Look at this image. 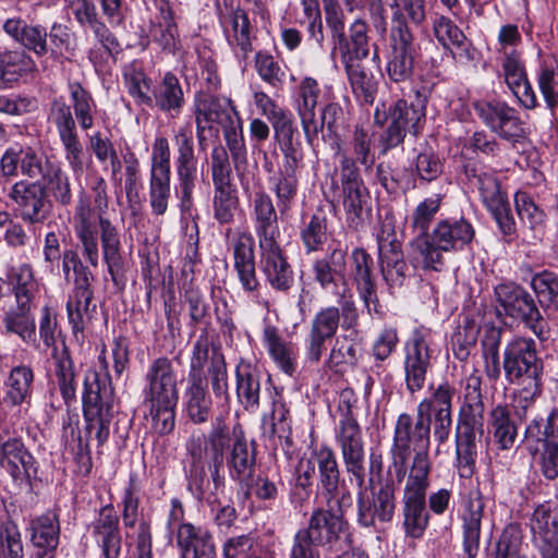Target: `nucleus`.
Here are the masks:
<instances>
[{"label":"nucleus","instance_id":"f257e3e1","mask_svg":"<svg viewBox=\"0 0 558 558\" xmlns=\"http://www.w3.org/2000/svg\"><path fill=\"white\" fill-rule=\"evenodd\" d=\"M484 433V402L482 378L474 369L466 378L464 403L461 407L456 430V454L459 475L470 478L475 471L476 437Z\"/></svg>","mask_w":558,"mask_h":558},{"label":"nucleus","instance_id":"f03ea898","mask_svg":"<svg viewBox=\"0 0 558 558\" xmlns=\"http://www.w3.org/2000/svg\"><path fill=\"white\" fill-rule=\"evenodd\" d=\"M82 400L87 438L95 437L98 446H102L109 438L110 425L116 412L113 388L109 377L101 376L93 367L86 368Z\"/></svg>","mask_w":558,"mask_h":558},{"label":"nucleus","instance_id":"7ed1b4c3","mask_svg":"<svg viewBox=\"0 0 558 558\" xmlns=\"http://www.w3.org/2000/svg\"><path fill=\"white\" fill-rule=\"evenodd\" d=\"M345 509L335 506L333 502L327 505V508L315 509L308 526L299 530L294 539L313 549L320 547L329 553L342 551L349 536V523L344 519Z\"/></svg>","mask_w":558,"mask_h":558},{"label":"nucleus","instance_id":"20e7f679","mask_svg":"<svg viewBox=\"0 0 558 558\" xmlns=\"http://www.w3.org/2000/svg\"><path fill=\"white\" fill-rule=\"evenodd\" d=\"M432 424L416 412L413 417L401 413L396 422L392 446L390 448V464L388 473H392L397 483H401L407 475V462L411 447L415 452H429Z\"/></svg>","mask_w":558,"mask_h":558},{"label":"nucleus","instance_id":"39448f33","mask_svg":"<svg viewBox=\"0 0 558 558\" xmlns=\"http://www.w3.org/2000/svg\"><path fill=\"white\" fill-rule=\"evenodd\" d=\"M339 173L342 191V205L348 227L360 231L372 220V198L357 166L347 153L340 154Z\"/></svg>","mask_w":558,"mask_h":558},{"label":"nucleus","instance_id":"423d86ee","mask_svg":"<svg viewBox=\"0 0 558 558\" xmlns=\"http://www.w3.org/2000/svg\"><path fill=\"white\" fill-rule=\"evenodd\" d=\"M388 38L389 57L386 66L388 77L396 83L407 82L413 75L415 61L420 57V45L405 16L398 8L391 15Z\"/></svg>","mask_w":558,"mask_h":558},{"label":"nucleus","instance_id":"0eeeda50","mask_svg":"<svg viewBox=\"0 0 558 558\" xmlns=\"http://www.w3.org/2000/svg\"><path fill=\"white\" fill-rule=\"evenodd\" d=\"M378 487H366L365 477L362 485L356 484V522L363 527H376L392 521L397 507V483L392 473Z\"/></svg>","mask_w":558,"mask_h":558},{"label":"nucleus","instance_id":"6e6552de","mask_svg":"<svg viewBox=\"0 0 558 558\" xmlns=\"http://www.w3.org/2000/svg\"><path fill=\"white\" fill-rule=\"evenodd\" d=\"M502 367L510 385L542 383L544 363L532 338H513L505 348Z\"/></svg>","mask_w":558,"mask_h":558},{"label":"nucleus","instance_id":"1a4fd4ad","mask_svg":"<svg viewBox=\"0 0 558 558\" xmlns=\"http://www.w3.org/2000/svg\"><path fill=\"white\" fill-rule=\"evenodd\" d=\"M496 302L505 313L520 319L541 340L548 337V326L533 296L514 282H501L494 289Z\"/></svg>","mask_w":558,"mask_h":558},{"label":"nucleus","instance_id":"9d476101","mask_svg":"<svg viewBox=\"0 0 558 558\" xmlns=\"http://www.w3.org/2000/svg\"><path fill=\"white\" fill-rule=\"evenodd\" d=\"M473 108L483 123L501 140L514 147L526 138L525 122L518 110L505 101L480 100Z\"/></svg>","mask_w":558,"mask_h":558},{"label":"nucleus","instance_id":"9b49d317","mask_svg":"<svg viewBox=\"0 0 558 558\" xmlns=\"http://www.w3.org/2000/svg\"><path fill=\"white\" fill-rule=\"evenodd\" d=\"M175 146V170L181 193V209L190 211L193 206V192L197 181V158L193 133L190 125L181 126L173 136Z\"/></svg>","mask_w":558,"mask_h":558},{"label":"nucleus","instance_id":"f8f14e48","mask_svg":"<svg viewBox=\"0 0 558 558\" xmlns=\"http://www.w3.org/2000/svg\"><path fill=\"white\" fill-rule=\"evenodd\" d=\"M50 119L54 124L64 147V157L75 178L83 175L87 156L80 141L71 107L63 101H53Z\"/></svg>","mask_w":558,"mask_h":558},{"label":"nucleus","instance_id":"ddd939ff","mask_svg":"<svg viewBox=\"0 0 558 558\" xmlns=\"http://www.w3.org/2000/svg\"><path fill=\"white\" fill-rule=\"evenodd\" d=\"M8 197L20 218L29 225L43 223L51 213L52 204L40 181H17L11 185Z\"/></svg>","mask_w":558,"mask_h":558},{"label":"nucleus","instance_id":"4468645a","mask_svg":"<svg viewBox=\"0 0 558 558\" xmlns=\"http://www.w3.org/2000/svg\"><path fill=\"white\" fill-rule=\"evenodd\" d=\"M378 257L381 275L389 288H400L404 283L408 269L393 225L387 219L377 234Z\"/></svg>","mask_w":558,"mask_h":558},{"label":"nucleus","instance_id":"2eb2a0df","mask_svg":"<svg viewBox=\"0 0 558 558\" xmlns=\"http://www.w3.org/2000/svg\"><path fill=\"white\" fill-rule=\"evenodd\" d=\"M228 414L217 415L210 429L205 435H193L187 441L186 449L193 461L201 463L208 459L211 464H223L226 450L230 448V432L227 423Z\"/></svg>","mask_w":558,"mask_h":558},{"label":"nucleus","instance_id":"dca6fc26","mask_svg":"<svg viewBox=\"0 0 558 558\" xmlns=\"http://www.w3.org/2000/svg\"><path fill=\"white\" fill-rule=\"evenodd\" d=\"M429 337V330L416 328L404 344L405 385L411 393L424 387L427 372L432 366Z\"/></svg>","mask_w":558,"mask_h":558},{"label":"nucleus","instance_id":"f3484780","mask_svg":"<svg viewBox=\"0 0 558 558\" xmlns=\"http://www.w3.org/2000/svg\"><path fill=\"white\" fill-rule=\"evenodd\" d=\"M335 45L340 53L341 62L363 61L369 54L368 25L363 19L351 23L349 33L345 31V16L327 25Z\"/></svg>","mask_w":558,"mask_h":558},{"label":"nucleus","instance_id":"a211bd4d","mask_svg":"<svg viewBox=\"0 0 558 558\" xmlns=\"http://www.w3.org/2000/svg\"><path fill=\"white\" fill-rule=\"evenodd\" d=\"M318 468L319 485L327 505L335 504L339 508L352 505V494L345 482L340 478V470L333 450L322 447L315 452Z\"/></svg>","mask_w":558,"mask_h":558},{"label":"nucleus","instance_id":"6ab92c4d","mask_svg":"<svg viewBox=\"0 0 558 558\" xmlns=\"http://www.w3.org/2000/svg\"><path fill=\"white\" fill-rule=\"evenodd\" d=\"M336 441L341 451L345 472L354 478L356 484L362 485L363 477H366L365 450L362 429L357 421L338 422Z\"/></svg>","mask_w":558,"mask_h":558},{"label":"nucleus","instance_id":"aec40b11","mask_svg":"<svg viewBox=\"0 0 558 558\" xmlns=\"http://www.w3.org/2000/svg\"><path fill=\"white\" fill-rule=\"evenodd\" d=\"M339 324L340 313L336 306L320 308L314 315L305 339V355L308 362L318 363L322 360L326 343L336 336Z\"/></svg>","mask_w":558,"mask_h":558},{"label":"nucleus","instance_id":"412c9836","mask_svg":"<svg viewBox=\"0 0 558 558\" xmlns=\"http://www.w3.org/2000/svg\"><path fill=\"white\" fill-rule=\"evenodd\" d=\"M258 247L260 270L266 282L278 292H288L294 284V274L278 241Z\"/></svg>","mask_w":558,"mask_h":558},{"label":"nucleus","instance_id":"4be33fe9","mask_svg":"<svg viewBox=\"0 0 558 558\" xmlns=\"http://www.w3.org/2000/svg\"><path fill=\"white\" fill-rule=\"evenodd\" d=\"M102 258L114 287L123 291L126 286V264L122 256V244L117 227L106 217L98 219Z\"/></svg>","mask_w":558,"mask_h":558},{"label":"nucleus","instance_id":"5701e85b","mask_svg":"<svg viewBox=\"0 0 558 558\" xmlns=\"http://www.w3.org/2000/svg\"><path fill=\"white\" fill-rule=\"evenodd\" d=\"M373 258L365 250L356 247L352 252V279L369 315H381L377 284L373 275Z\"/></svg>","mask_w":558,"mask_h":558},{"label":"nucleus","instance_id":"b1692460","mask_svg":"<svg viewBox=\"0 0 558 558\" xmlns=\"http://www.w3.org/2000/svg\"><path fill=\"white\" fill-rule=\"evenodd\" d=\"M195 124H202L213 131L217 124L221 129L239 117L231 99L220 98L209 92H198L193 101Z\"/></svg>","mask_w":558,"mask_h":558},{"label":"nucleus","instance_id":"393cba45","mask_svg":"<svg viewBox=\"0 0 558 558\" xmlns=\"http://www.w3.org/2000/svg\"><path fill=\"white\" fill-rule=\"evenodd\" d=\"M485 499L482 493L476 489L470 493L461 513V529L463 537V550L468 558H475L480 549L481 530L485 513Z\"/></svg>","mask_w":558,"mask_h":558},{"label":"nucleus","instance_id":"a878e982","mask_svg":"<svg viewBox=\"0 0 558 558\" xmlns=\"http://www.w3.org/2000/svg\"><path fill=\"white\" fill-rule=\"evenodd\" d=\"M318 82L313 77H304L295 92V110L300 118L306 142L313 145L319 133V124L316 120V108L320 96Z\"/></svg>","mask_w":558,"mask_h":558},{"label":"nucleus","instance_id":"bb28decb","mask_svg":"<svg viewBox=\"0 0 558 558\" xmlns=\"http://www.w3.org/2000/svg\"><path fill=\"white\" fill-rule=\"evenodd\" d=\"M311 271L313 280L320 289L338 291L341 283L347 282V251L339 245L330 248L325 256L313 262Z\"/></svg>","mask_w":558,"mask_h":558},{"label":"nucleus","instance_id":"cd10ccee","mask_svg":"<svg viewBox=\"0 0 558 558\" xmlns=\"http://www.w3.org/2000/svg\"><path fill=\"white\" fill-rule=\"evenodd\" d=\"M145 378V400L179 399L177 374L168 357L154 360Z\"/></svg>","mask_w":558,"mask_h":558},{"label":"nucleus","instance_id":"c85d7f7f","mask_svg":"<svg viewBox=\"0 0 558 558\" xmlns=\"http://www.w3.org/2000/svg\"><path fill=\"white\" fill-rule=\"evenodd\" d=\"M31 542L35 550L33 558H56L60 538L59 518L53 512H47L29 523Z\"/></svg>","mask_w":558,"mask_h":558},{"label":"nucleus","instance_id":"c756f323","mask_svg":"<svg viewBox=\"0 0 558 558\" xmlns=\"http://www.w3.org/2000/svg\"><path fill=\"white\" fill-rule=\"evenodd\" d=\"M505 82L518 101L526 109L537 106L535 92L530 84L524 64L515 50L505 51L502 62Z\"/></svg>","mask_w":558,"mask_h":558},{"label":"nucleus","instance_id":"7c9ffc66","mask_svg":"<svg viewBox=\"0 0 558 558\" xmlns=\"http://www.w3.org/2000/svg\"><path fill=\"white\" fill-rule=\"evenodd\" d=\"M230 477L242 487H250L256 469V450L241 433L235 435L226 457Z\"/></svg>","mask_w":558,"mask_h":558},{"label":"nucleus","instance_id":"2f4dec72","mask_svg":"<svg viewBox=\"0 0 558 558\" xmlns=\"http://www.w3.org/2000/svg\"><path fill=\"white\" fill-rule=\"evenodd\" d=\"M0 468L10 474L14 482L29 480L37 471L35 458L19 437L0 446Z\"/></svg>","mask_w":558,"mask_h":558},{"label":"nucleus","instance_id":"473e14b6","mask_svg":"<svg viewBox=\"0 0 558 558\" xmlns=\"http://www.w3.org/2000/svg\"><path fill=\"white\" fill-rule=\"evenodd\" d=\"M93 529L104 558H120L122 539L119 517L112 505L100 509L98 518L93 523Z\"/></svg>","mask_w":558,"mask_h":558},{"label":"nucleus","instance_id":"72a5a7b5","mask_svg":"<svg viewBox=\"0 0 558 558\" xmlns=\"http://www.w3.org/2000/svg\"><path fill=\"white\" fill-rule=\"evenodd\" d=\"M234 269L243 290L258 293L260 282L256 275L254 239L251 234H241L233 247Z\"/></svg>","mask_w":558,"mask_h":558},{"label":"nucleus","instance_id":"f704fd0d","mask_svg":"<svg viewBox=\"0 0 558 558\" xmlns=\"http://www.w3.org/2000/svg\"><path fill=\"white\" fill-rule=\"evenodd\" d=\"M73 219L75 234L83 247V255L93 267H97L99 250L94 210L86 201L80 199Z\"/></svg>","mask_w":558,"mask_h":558},{"label":"nucleus","instance_id":"c9c22d12","mask_svg":"<svg viewBox=\"0 0 558 558\" xmlns=\"http://www.w3.org/2000/svg\"><path fill=\"white\" fill-rule=\"evenodd\" d=\"M463 172L469 182L477 187L486 208L508 197L507 193L501 190L495 172L484 165L469 161L463 166Z\"/></svg>","mask_w":558,"mask_h":558},{"label":"nucleus","instance_id":"e433bc0d","mask_svg":"<svg viewBox=\"0 0 558 558\" xmlns=\"http://www.w3.org/2000/svg\"><path fill=\"white\" fill-rule=\"evenodd\" d=\"M183 407L189 420L196 425L209 421L213 399L207 388V380H187L183 391Z\"/></svg>","mask_w":558,"mask_h":558},{"label":"nucleus","instance_id":"4c0bfd02","mask_svg":"<svg viewBox=\"0 0 558 558\" xmlns=\"http://www.w3.org/2000/svg\"><path fill=\"white\" fill-rule=\"evenodd\" d=\"M474 234V228L466 219H445L436 225L433 239L438 247L447 252L462 250L473 240Z\"/></svg>","mask_w":558,"mask_h":558},{"label":"nucleus","instance_id":"58836bf2","mask_svg":"<svg viewBox=\"0 0 558 558\" xmlns=\"http://www.w3.org/2000/svg\"><path fill=\"white\" fill-rule=\"evenodd\" d=\"M401 515L405 535L415 539L421 538L429 524L430 518L426 507V496L402 493Z\"/></svg>","mask_w":558,"mask_h":558},{"label":"nucleus","instance_id":"ea45409f","mask_svg":"<svg viewBox=\"0 0 558 558\" xmlns=\"http://www.w3.org/2000/svg\"><path fill=\"white\" fill-rule=\"evenodd\" d=\"M253 213L258 245L277 242L280 231L271 197L265 192L256 193L253 201Z\"/></svg>","mask_w":558,"mask_h":558},{"label":"nucleus","instance_id":"a19ab883","mask_svg":"<svg viewBox=\"0 0 558 558\" xmlns=\"http://www.w3.org/2000/svg\"><path fill=\"white\" fill-rule=\"evenodd\" d=\"M3 31L16 43L41 57L48 53L47 31L41 25H29L21 17L8 19Z\"/></svg>","mask_w":558,"mask_h":558},{"label":"nucleus","instance_id":"79ce46f5","mask_svg":"<svg viewBox=\"0 0 558 558\" xmlns=\"http://www.w3.org/2000/svg\"><path fill=\"white\" fill-rule=\"evenodd\" d=\"M94 290L92 286L73 287L66 301V315L74 336L83 337L86 326L90 323L92 312L96 305L92 306Z\"/></svg>","mask_w":558,"mask_h":558},{"label":"nucleus","instance_id":"37998d69","mask_svg":"<svg viewBox=\"0 0 558 558\" xmlns=\"http://www.w3.org/2000/svg\"><path fill=\"white\" fill-rule=\"evenodd\" d=\"M51 359L54 367L56 385L64 403L70 405L76 400L77 384L74 362L65 342L62 343L61 350H53L51 352Z\"/></svg>","mask_w":558,"mask_h":558},{"label":"nucleus","instance_id":"c03bdc74","mask_svg":"<svg viewBox=\"0 0 558 558\" xmlns=\"http://www.w3.org/2000/svg\"><path fill=\"white\" fill-rule=\"evenodd\" d=\"M177 541L182 549V558H215L213 537L201 527L181 524L177 531Z\"/></svg>","mask_w":558,"mask_h":558},{"label":"nucleus","instance_id":"a18cd8bd","mask_svg":"<svg viewBox=\"0 0 558 558\" xmlns=\"http://www.w3.org/2000/svg\"><path fill=\"white\" fill-rule=\"evenodd\" d=\"M236 397L245 410L259 407L262 373L251 363L240 362L235 367Z\"/></svg>","mask_w":558,"mask_h":558},{"label":"nucleus","instance_id":"49530a36","mask_svg":"<svg viewBox=\"0 0 558 558\" xmlns=\"http://www.w3.org/2000/svg\"><path fill=\"white\" fill-rule=\"evenodd\" d=\"M263 436L277 446V440L284 450L292 446V428L289 410L281 399L272 402V410L269 416H265L262 423Z\"/></svg>","mask_w":558,"mask_h":558},{"label":"nucleus","instance_id":"de8ad7c7","mask_svg":"<svg viewBox=\"0 0 558 558\" xmlns=\"http://www.w3.org/2000/svg\"><path fill=\"white\" fill-rule=\"evenodd\" d=\"M416 102L409 104L404 99L397 100L388 109V121L408 132L417 133L421 121L425 118L427 96L415 92Z\"/></svg>","mask_w":558,"mask_h":558},{"label":"nucleus","instance_id":"09e8293b","mask_svg":"<svg viewBox=\"0 0 558 558\" xmlns=\"http://www.w3.org/2000/svg\"><path fill=\"white\" fill-rule=\"evenodd\" d=\"M153 106L160 111L178 116L184 106V93L179 78L171 72H167L153 89Z\"/></svg>","mask_w":558,"mask_h":558},{"label":"nucleus","instance_id":"8fccbe9b","mask_svg":"<svg viewBox=\"0 0 558 558\" xmlns=\"http://www.w3.org/2000/svg\"><path fill=\"white\" fill-rule=\"evenodd\" d=\"M2 324L5 333L16 335L25 343L35 342L36 325L31 303H16L15 307L5 311Z\"/></svg>","mask_w":558,"mask_h":558},{"label":"nucleus","instance_id":"3c124183","mask_svg":"<svg viewBox=\"0 0 558 558\" xmlns=\"http://www.w3.org/2000/svg\"><path fill=\"white\" fill-rule=\"evenodd\" d=\"M524 438L531 453L539 451V445L558 446V410L550 411L546 420H533L525 428Z\"/></svg>","mask_w":558,"mask_h":558},{"label":"nucleus","instance_id":"603ef678","mask_svg":"<svg viewBox=\"0 0 558 558\" xmlns=\"http://www.w3.org/2000/svg\"><path fill=\"white\" fill-rule=\"evenodd\" d=\"M434 34L437 40L445 48H457V56L460 60H473V53L469 51V45L463 32L447 16H438L434 21Z\"/></svg>","mask_w":558,"mask_h":558},{"label":"nucleus","instance_id":"864d4df0","mask_svg":"<svg viewBox=\"0 0 558 558\" xmlns=\"http://www.w3.org/2000/svg\"><path fill=\"white\" fill-rule=\"evenodd\" d=\"M214 184L213 211L214 218L220 225H228L234 220L235 211L239 208V196L236 186L232 180L221 181Z\"/></svg>","mask_w":558,"mask_h":558},{"label":"nucleus","instance_id":"5fc2aeb1","mask_svg":"<svg viewBox=\"0 0 558 558\" xmlns=\"http://www.w3.org/2000/svg\"><path fill=\"white\" fill-rule=\"evenodd\" d=\"M489 427L498 449L510 450L514 447L518 429L507 405L498 404L490 411Z\"/></svg>","mask_w":558,"mask_h":558},{"label":"nucleus","instance_id":"6e6d98bb","mask_svg":"<svg viewBox=\"0 0 558 558\" xmlns=\"http://www.w3.org/2000/svg\"><path fill=\"white\" fill-rule=\"evenodd\" d=\"M299 171V169L279 168L271 179V191L277 198V206L282 216L290 211L298 195L300 186Z\"/></svg>","mask_w":558,"mask_h":558},{"label":"nucleus","instance_id":"4d7b16f0","mask_svg":"<svg viewBox=\"0 0 558 558\" xmlns=\"http://www.w3.org/2000/svg\"><path fill=\"white\" fill-rule=\"evenodd\" d=\"M263 339L268 352L276 364L288 375L295 372L296 354L294 345L286 342L274 326H266L263 331Z\"/></svg>","mask_w":558,"mask_h":558},{"label":"nucleus","instance_id":"13d9d810","mask_svg":"<svg viewBox=\"0 0 558 558\" xmlns=\"http://www.w3.org/2000/svg\"><path fill=\"white\" fill-rule=\"evenodd\" d=\"M8 282L15 298V303L33 304L39 284L32 265L25 263L11 268L8 274Z\"/></svg>","mask_w":558,"mask_h":558},{"label":"nucleus","instance_id":"bf43d9fd","mask_svg":"<svg viewBox=\"0 0 558 558\" xmlns=\"http://www.w3.org/2000/svg\"><path fill=\"white\" fill-rule=\"evenodd\" d=\"M347 153L354 166L360 163L365 170L372 169L375 163L374 133L363 128L355 126L347 149L338 150V156Z\"/></svg>","mask_w":558,"mask_h":558},{"label":"nucleus","instance_id":"052dcab7","mask_svg":"<svg viewBox=\"0 0 558 558\" xmlns=\"http://www.w3.org/2000/svg\"><path fill=\"white\" fill-rule=\"evenodd\" d=\"M231 28H226L228 44L238 57L246 59L252 51L251 23L247 13L242 9L233 11L230 20Z\"/></svg>","mask_w":558,"mask_h":558},{"label":"nucleus","instance_id":"680f3d73","mask_svg":"<svg viewBox=\"0 0 558 558\" xmlns=\"http://www.w3.org/2000/svg\"><path fill=\"white\" fill-rule=\"evenodd\" d=\"M300 236L306 253L323 250L329 236L328 219L324 210L318 209L307 221L303 222Z\"/></svg>","mask_w":558,"mask_h":558},{"label":"nucleus","instance_id":"e2e57ef3","mask_svg":"<svg viewBox=\"0 0 558 558\" xmlns=\"http://www.w3.org/2000/svg\"><path fill=\"white\" fill-rule=\"evenodd\" d=\"M442 250L427 235H417L411 242V262L414 267L439 270L442 265Z\"/></svg>","mask_w":558,"mask_h":558},{"label":"nucleus","instance_id":"0e129e2a","mask_svg":"<svg viewBox=\"0 0 558 558\" xmlns=\"http://www.w3.org/2000/svg\"><path fill=\"white\" fill-rule=\"evenodd\" d=\"M34 373L29 366L13 367L5 380V398L13 404L20 405L32 395Z\"/></svg>","mask_w":558,"mask_h":558},{"label":"nucleus","instance_id":"69168bd1","mask_svg":"<svg viewBox=\"0 0 558 558\" xmlns=\"http://www.w3.org/2000/svg\"><path fill=\"white\" fill-rule=\"evenodd\" d=\"M454 388L449 383L438 385L429 398L423 399L416 408V412L432 423V415L452 414V399Z\"/></svg>","mask_w":558,"mask_h":558},{"label":"nucleus","instance_id":"338daca9","mask_svg":"<svg viewBox=\"0 0 558 558\" xmlns=\"http://www.w3.org/2000/svg\"><path fill=\"white\" fill-rule=\"evenodd\" d=\"M361 62L354 61L342 64L353 93L366 104H373L377 92V82Z\"/></svg>","mask_w":558,"mask_h":558},{"label":"nucleus","instance_id":"774afa93","mask_svg":"<svg viewBox=\"0 0 558 558\" xmlns=\"http://www.w3.org/2000/svg\"><path fill=\"white\" fill-rule=\"evenodd\" d=\"M530 527L535 541L558 535V509L550 502L538 505L530 519Z\"/></svg>","mask_w":558,"mask_h":558}]
</instances>
